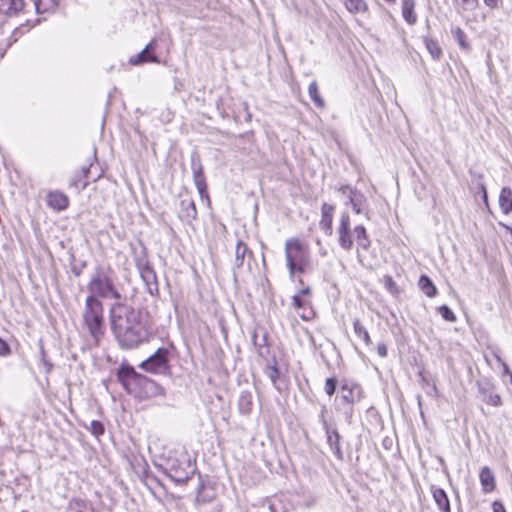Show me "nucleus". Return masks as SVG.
<instances>
[{
  "label": "nucleus",
  "instance_id": "6",
  "mask_svg": "<svg viewBox=\"0 0 512 512\" xmlns=\"http://www.w3.org/2000/svg\"><path fill=\"white\" fill-rule=\"evenodd\" d=\"M285 258L290 277L295 273H303L308 264V250L297 238H290L285 242Z\"/></svg>",
  "mask_w": 512,
  "mask_h": 512
},
{
  "label": "nucleus",
  "instance_id": "47",
  "mask_svg": "<svg viewBox=\"0 0 512 512\" xmlns=\"http://www.w3.org/2000/svg\"><path fill=\"white\" fill-rule=\"evenodd\" d=\"M485 5L491 9H496L499 7L501 0H483Z\"/></svg>",
  "mask_w": 512,
  "mask_h": 512
},
{
  "label": "nucleus",
  "instance_id": "32",
  "mask_svg": "<svg viewBox=\"0 0 512 512\" xmlns=\"http://www.w3.org/2000/svg\"><path fill=\"white\" fill-rule=\"evenodd\" d=\"M67 512H91L89 504L82 499H72L67 507Z\"/></svg>",
  "mask_w": 512,
  "mask_h": 512
},
{
  "label": "nucleus",
  "instance_id": "4",
  "mask_svg": "<svg viewBox=\"0 0 512 512\" xmlns=\"http://www.w3.org/2000/svg\"><path fill=\"white\" fill-rule=\"evenodd\" d=\"M116 273L110 266L98 265L87 285L89 296L95 295L97 299L113 298L120 302L122 295L116 287Z\"/></svg>",
  "mask_w": 512,
  "mask_h": 512
},
{
  "label": "nucleus",
  "instance_id": "53",
  "mask_svg": "<svg viewBox=\"0 0 512 512\" xmlns=\"http://www.w3.org/2000/svg\"><path fill=\"white\" fill-rule=\"evenodd\" d=\"M300 317L304 320H309L311 318L310 315H306L305 313L300 314Z\"/></svg>",
  "mask_w": 512,
  "mask_h": 512
},
{
  "label": "nucleus",
  "instance_id": "15",
  "mask_svg": "<svg viewBox=\"0 0 512 512\" xmlns=\"http://www.w3.org/2000/svg\"><path fill=\"white\" fill-rule=\"evenodd\" d=\"M326 434V442L331 450V452L334 454V456L338 460H343V452L341 450L340 441L341 436L336 428H331L325 431Z\"/></svg>",
  "mask_w": 512,
  "mask_h": 512
},
{
  "label": "nucleus",
  "instance_id": "18",
  "mask_svg": "<svg viewBox=\"0 0 512 512\" xmlns=\"http://www.w3.org/2000/svg\"><path fill=\"white\" fill-rule=\"evenodd\" d=\"M431 493L438 509L441 512H451L448 495L442 488L431 486Z\"/></svg>",
  "mask_w": 512,
  "mask_h": 512
},
{
  "label": "nucleus",
  "instance_id": "17",
  "mask_svg": "<svg viewBox=\"0 0 512 512\" xmlns=\"http://www.w3.org/2000/svg\"><path fill=\"white\" fill-rule=\"evenodd\" d=\"M48 206L57 211L65 210L69 205L68 197L59 191L49 192L47 195Z\"/></svg>",
  "mask_w": 512,
  "mask_h": 512
},
{
  "label": "nucleus",
  "instance_id": "26",
  "mask_svg": "<svg viewBox=\"0 0 512 512\" xmlns=\"http://www.w3.org/2000/svg\"><path fill=\"white\" fill-rule=\"evenodd\" d=\"M246 255L252 256V252L243 241L239 240L235 247L234 265L236 268L243 266Z\"/></svg>",
  "mask_w": 512,
  "mask_h": 512
},
{
  "label": "nucleus",
  "instance_id": "11",
  "mask_svg": "<svg viewBox=\"0 0 512 512\" xmlns=\"http://www.w3.org/2000/svg\"><path fill=\"white\" fill-rule=\"evenodd\" d=\"M481 401L493 407L502 405V397L495 392V385L489 379H483L476 383Z\"/></svg>",
  "mask_w": 512,
  "mask_h": 512
},
{
  "label": "nucleus",
  "instance_id": "7",
  "mask_svg": "<svg viewBox=\"0 0 512 512\" xmlns=\"http://www.w3.org/2000/svg\"><path fill=\"white\" fill-rule=\"evenodd\" d=\"M196 468L189 459H170L164 469L165 474L175 483L184 484L195 473Z\"/></svg>",
  "mask_w": 512,
  "mask_h": 512
},
{
  "label": "nucleus",
  "instance_id": "45",
  "mask_svg": "<svg viewBox=\"0 0 512 512\" xmlns=\"http://www.w3.org/2000/svg\"><path fill=\"white\" fill-rule=\"evenodd\" d=\"M492 510H493V512H506V509H505L503 503L499 500H495L492 503Z\"/></svg>",
  "mask_w": 512,
  "mask_h": 512
},
{
  "label": "nucleus",
  "instance_id": "22",
  "mask_svg": "<svg viewBox=\"0 0 512 512\" xmlns=\"http://www.w3.org/2000/svg\"><path fill=\"white\" fill-rule=\"evenodd\" d=\"M252 341L256 348L257 354L262 358H266L269 355L267 333L263 332L262 336L259 338L258 332L255 331L252 335Z\"/></svg>",
  "mask_w": 512,
  "mask_h": 512
},
{
  "label": "nucleus",
  "instance_id": "57",
  "mask_svg": "<svg viewBox=\"0 0 512 512\" xmlns=\"http://www.w3.org/2000/svg\"><path fill=\"white\" fill-rule=\"evenodd\" d=\"M509 376H510V382H511V384H512V373H510V375H509Z\"/></svg>",
  "mask_w": 512,
  "mask_h": 512
},
{
  "label": "nucleus",
  "instance_id": "39",
  "mask_svg": "<svg viewBox=\"0 0 512 512\" xmlns=\"http://www.w3.org/2000/svg\"><path fill=\"white\" fill-rule=\"evenodd\" d=\"M90 431L93 435L99 436L104 433V426L98 420H92L90 423Z\"/></svg>",
  "mask_w": 512,
  "mask_h": 512
},
{
  "label": "nucleus",
  "instance_id": "36",
  "mask_svg": "<svg viewBox=\"0 0 512 512\" xmlns=\"http://www.w3.org/2000/svg\"><path fill=\"white\" fill-rule=\"evenodd\" d=\"M265 374L269 377L271 382L275 385L276 380L279 378V375H280L279 369L277 368L275 361H274V364L267 365V367L265 369Z\"/></svg>",
  "mask_w": 512,
  "mask_h": 512
},
{
  "label": "nucleus",
  "instance_id": "31",
  "mask_svg": "<svg viewBox=\"0 0 512 512\" xmlns=\"http://www.w3.org/2000/svg\"><path fill=\"white\" fill-rule=\"evenodd\" d=\"M345 5L348 11L354 14L368 11V5L365 0H345Z\"/></svg>",
  "mask_w": 512,
  "mask_h": 512
},
{
  "label": "nucleus",
  "instance_id": "28",
  "mask_svg": "<svg viewBox=\"0 0 512 512\" xmlns=\"http://www.w3.org/2000/svg\"><path fill=\"white\" fill-rule=\"evenodd\" d=\"M423 42L432 59L436 61L440 60L443 52L438 41L436 39L429 38L426 36L423 38Z\"/></svg>",
  "mask_w": 512,
  "mask_h": 512
},
{
  "label": "nucleus",
  "instance_id": "41",
  "mask_svg": "<svg viewBox=\"0 0 512 512\" xmlns=\"http://www.w3.org/2000/svg\"><path fill=\"white\" fill-rule=\"evenodd\" d=\"M292 303L296 309H305L306 306L309 305L307 301L301 299L300 295H294L292 297Z\"/></svg>",
  "mask_w": 512,
  "mask_h": 512
},
{
  "label": "nucleus",
  "instance_id": "51",
  "mask_svg": "<svg viewBox=\"0 0 512 512\" xmlns=\"http://www.w3.org/2000/svg\"><path fill=\"white\" fill-rule=\"evenodd\" d=\"M493 356H494V358L497 360V362H499V363L502 365V362H504V361L502 360V358L500 357V355L498 354V352L494 351V352H493Z\"/></svg>",
  "mask_w": 512,
  "mask_h": 512
},
{
  "label": "nucleus",
  "instance_id": "42",
  "mask_svg": "<svg viewBox=\"0 0 512 512\" xmlns=\"http://www.w3.org/2000/svg\"><path fill=\"white\" fill-rule=\"evenodd\" d=\"M327 410H326V407H323L321 409V412L319 414V419H320V422L322 424V427H323V430L326 431L328 429H331L332 427L328 424L327 420H326V417H325V414H326Z\"/></svg>",
  "mask_w": 512,
  "mask_h": 512
},
{
  "label": "nucleus",
  "instance_id": "40",
  "mask_svg": "<svg viewBox=\"0 0 512 512\" xmlns=\"http://www.w3.org/2000/svg\"><path fill=\"white\" fill-rule=\"evenodd\" d=\"M337 381L335 378H328L325 383V392L332 396L336 391Z\"/></svg>",
  "mask_w": 512,
  "mask_h": 512
},
{
  "label": "nucleus",
  "instance_id": "52",
  "mask_svg": "<svg viewBox=\"0 0 512 512\" xmlns=\"http://www.w3.org/2000/svg\"><path fill=\"white\" fill-rule=\"evenodd\" d=\"M481 190L483 192V198L486 201L487 200V192H486V188L484 185H481Z\"/></svg>",
  "mask_w": 512,
  "mask_h": 512
},
{
  "label": "nucleus",
  "instance_id": "16",
  "mask_svg": "<svg viewBox=\"0 0 512 512\" xmlns=\"http://www.w3.org/2000/svg\"><path fill=\"white\" fill-rule=\"evenodd\" d=\"M180 218L187 222L191 223L197 217V209L195 202L191 198H184L180 201Z\"/></svg>",
  "mask_w": 512,
  "mask_h": 512
},
{
  "label": "nucleus",
  "instance_id": "34",
  "mask_svg": "<svg viewBox=\"0 0 512 512\" xmlns=\"http://www.w3.org/2000/svg\"><path fill=\"white\" fill-rule=\"evenodd\" d=\"M354 332L355 334L361 338L366 345H371L372 341L367 329L362 325L360 320L355 319L353 322Z\"/></svg>",
  "mask_w": 512,
  "mask_h": 512
},
{
  "label": "nucleus",
  "instance_id": "43",
  "mask_svg": "<svg viewBox=\"0 0 512 512\" xmlns=\"http://www.w3.org/2000/svg\"><path fill=\"white\" fill-rule=\"evenodd\" d=\"M10 353V347L6 341L0 337V356H7Z\"/></svg>",
  "mask_w": 512,
  "mask_h": 512
},
{
  "label": "nucleus",
  "instance_id": "5",
  "mask_svg": "<svg viewBox=\"0 0 512 512\" xmlns=\"http://www.w3.org/2000/svg\"><path fill=\"white\" fill-rule=\"evenodd\" d=\"M83 320L91 335L98 342L104 335V308L100 299L95 295L87 296L83 309Z\"/></svg>",
  "mask_w": 512,
  "mask_h": 512
},
{
  "label": "nucleus",
  "instance_id": "44",
  "mask_svg": "<svg viewBox=\"0 0 512 512\" xmlns=\"http://www.w3.org/2000/svg\"><path fill=\"white\" fill-rule=\"evenodd\" d=\"M86 266V262H82L80 265H74L71 267V271L72 273L76 276V277H79L83 271V269L85 268Z\"/></svg>",
  "mask_w": 512,
  "mask_h": 512
},
{
  "label": "nucleus",
  "instance_id": "55",
  "mask_svg": "<svg viewBox=\"0 0 512 512\" xmlns=\"http://www.w3.org/2000/svg\"><path fill=\"white\" fill-rule=\"evenodd\" d=\"M47 366V372H50L52 365L50 363H45Z\"/></svg>",
  "mask_w": 512,
  "mask_h": 512
},
{
  "label": "nucleus",
  "instance_id": "48",
  "mask_svg": "<svg viewBox=\"0 0 512 512\" xmlns=\"http://www.w3.org/2000/svg\"><path fill=\"white\" fill-rule=\"evenodd\" d=\"M204 489V484L201 482L198 487H197V497H196V501L199 502L200 501V494L202 492V490Z\"/></svg>",
  "mask_w": 512,
  "mask_h": 512
},
{
  "label": "nucleus",
  "instance_id": "19",
  "mask_svg": "<svg viewBox=\"0 0 512 512\" xmlns=\"http://www.w3.org/2000/svg\"><path fill=\"white\" fill-rule=\"evenodd\" d=\"M350 206L356 214H364L367 219L370 218L367 198L362 192L359 191L356 196L352 198Z\"/></svg>",
  "mask_w": 512,
  "mask_h": 512
},
{
  "label": "nucleus",
  "instance_id": "25",
  "mask_svg": "<svg viewBox=\"0 0 512 512\" xmlns=\"http://www.w3.org/2000/svg\"><path fill=\"white\" fill-rule=\"evenodd\" d=\"M415 1L414 0H403L402 1V16L404 20L409 24L413 25L417 21V15L414 11Z\"/></svg>",
  "mask_w": 512,
  "mask_h": 512
},
{
  "label": "nucleus",
  "instance_id": "56",
  "mask_svg": "<svg viewBox=\"0 0 512 512\" xmlns=\"http://www.w3.org/2000/svg\"><path fill=\"white\" fill-rule=\"evenodd\" d=\"M388 281H389V283H392V278L388 277Z\"/></svg>",
  "mask_w": 512,
  "mask_h": 512
},
{
  "label": "nucleus",
  "instance_id": "10",
  "mask_svg": "<svg viewBox=\"0 0 512 512\" xmlns=\"http://www.w3.org/2000/svg\"><path fill=\"white\" fill-rule=\"evenodd\" d=\"M136 261V267L140 273V276L146 286L147 292L155 296L158 294V283H157V276L155 271L153 270L152 266L149 264L148 260L146 259L145 255L143 257H137L135 259Z\"/></svg>",
  "mask_w": 512,
  "mask_h": 512
},
{
  "label": "nucleus",
  "instance_id": "24",
  "mask_svg": "<svg viewBox=\"0 0 512 512\" xmlns=\"http://www.w3.org/2000/svg\"><path fill=\"white\" fill-rule=\"evenodd\" d=\"M499 206L504 214L512 211V190L509 187H503L499 194Z\"/></svg>",
  "mask_w": 512,
  "mask_h": 512
},
{
  "label": "nucleus",
  "instance_id": "13",
  "mask_svg": "<svg viewBox=\"0 0 512 512\" xmlns=\"http://www.w3.org/2000/svg\"><path fill=\"white\" fill-rule=\"evenodd\" d=\"M335 207L332 204L324 202L321 205V219L319 221V227L326 236L333 234V216Z\"/></svg>",
  "mask_w": 512,
  "mask_h": 512
},
{
  "label": "nucleus",
  "instance_id": "12",
  "mask_svg": "<svg viewBox=\"0 0 512 512\" xmlns=\"http://www.w3.org/2000/svg\"><path fill=\"white\" fill-rule=\"evenodd\" d=\"M191 169L193 173L194 184L201 196L206 193L207 184L201 163L200 155L197 151H192L190 155Z\"/></svg>",
  "mask_w": 512,
  "mask_h": 512
},
{
  "label": "nucleus",
  "instance_id": "54",
  "mask_svg": "<svg viewBox=\"0 0 512 512\" xmlns=\"http://www.w3.org/2000/svg\"><path fill=\"white\" fill-rule=\"evenodd\" d=\"M5 50L3 47L0 46V58L4 56Z\"/></svg>",
  "mask_w": 512,
  "mask_h": 512
},
{
  "label": "nucleus",
  "instance_id": "3",
  "mask_svg": "<svg viewBox=\"0 0 512 512\" xmlns=\"http://www.w3.org/2000/svg\"><path fill=\"white\" fill-rule=\"evenodd\" d=\"M336 233L338 244L345 251H350L353 248V234H355L357 257L359 262H362L361 250H368L371 246V240L367 234L366 228L363 225H357L352 230L350 216L347 211H343L340 215Z\"/></svg>",
  "mask_w": 512,
  "mask_h": 512
},
{
  "label": "nucleus",
  "instance_id": "14",
  "mask_svg": "<svg viewBox=\"0 0 512 512\" xmlns=\"http://www.w3.org/2000/svg\"><path fill=\"white\" fill-rule=\"evenodd\" d=\"M155 48L156 42L152 40L139 54L130 58V64L139 65L147 62L159 63L157 56L154 54Z\"/></svg>",
  "mask_w": 512,
  "mask_h": 512
},
{
  "label": "nucleus",
  "instance_id": "38",
  "mask_svg": "<svg viewBox=\"0 0 512 512\" xmlns=\"http://www.w3.org/2000/svg\"><path fill=\"white\" fill-rule=\"evenodd\" d=\"M453 34H454V37L456 38V40L458 41L459 45L464 48V49H467L469 47L468 43L466 42V35H465V32L457 27L454 31H453Z\"/></svg>",
  "mask_w": 512,
  "mask_h": 512
},
{
  "label": "nucleus",
  "instance_id": "49",
  "mask_svg": "<svg viewBox=\"0 0 512 512\" xmlns=\"http://www.w3.org/2000/svg\"><path fill=\"white\" fill-rule=\"evenodd\" d=\"M503 367V375H510L512 373L508 367V365L505 362H502Z\"/></svg>",
  "mask_w": 512,
  "mask_h": 512
},
{
  "label": "nucleus",
  "instance_id": "33",
  "mask_svg": "<svg viewBox=\"0 0 512 512\" xmlns=\"http://www.w3.org/2000/svg\"><path fill=\"white\" fill-rule=\"evenodd\" d=\"M308 93L316 107H318V108L324 107L325 103H324L323 98L319 94L318 85H317L316 81H313L310 83V85L308 87Z\"/></svg>",
  "mask_w": 512,
  "mask_h": 512
},
{
  "label": "nucleus",
  "instance_id": "46",
  "mask_svg": "<svg viewBox=\"0 0 512 512\" xmlns=\"http://www.w3.org/2000/svg\"><path fill=\"white\" fill-rule=\"evenodd\" d=\"M387 346L384 343H379L377 345V353L380 357H386L387 356Z\"/></svg>",
  "mask_w": 512,
  "mask_h": 512
},
{
  "label": "nucleus",
  "instance_id": "35",
  "mask_svg": "<svg viewBox=\"0 0 512 512\" xmlns=\"http://www.w3.org/2000/svg\"><path fill=\"white\" fill-rule=\"evenodd\" d=\"M338 192L341 193L342 196L345 197V205H350V202L352 201V198L356 196V194L359 192V190L352 188L349 185H342L338 188Z\"/></svg>",
  "mask_w": 512,
  "mask_h": 512
},
{
  "label": "nucleus",
  "instance_id": "29",
  "mask_svg": "<svg viewBox=\"0 0 512 512\" xmlns=\"http://www.w3.org/2000/svg\"><path fill=\"white\" fill-rule=\"evenodd\" d=\"M38 14L54 11L58 7V0H31Z\"/></svg>",
  "mask_w": 512,
  "mask_h": 512
},
{
  "label": "nucleus",
  "instance_id": "50",
  "mask_svg": "<svg viewBox=\"0 0 512 512\" xmlns=\"http://www.w3.org/2000/svg\"><path fill=\"white\" fill-rule=\"evenodd\" d=\"M310 293H311L310 288L309 287H305V288L300 290L298 295H300V297H301L302 295H309Z\"/></svg>",
  "mask_w": 512,
  "mask_h": 512
},
{
  "label": "nucleus",
  "instance_id": "58",
  "mask_svg": "<svg viewBox=\"0 0 512 512\" xmlns=\"http://www.w3.org/2000/svg\"><path fill=\"white\" fill-rule=\"evenodd\" d=\"M432 391L436 392V387L435 386L432 387Z\"/></svg>",
  "mask_w": 512,
  "mask_h": 512
},
{
  "label": "nucleus",
  "instance_id": "20",
  "mask_svg": "<svg viewBox=\"0 0 512 512\" xmlns=\"http://www.w3.org/2000/svg\"><path fill=\"white\" fill-rule=\"evenodd\" d=\"M479 478L482 490L485 493L492 492L495 489V477L492 470L489 467L485 466L481 469Z\"/></svg>",
  "mask_w": 512,
  "mask_h": 512
},
{
  "label": "nucleus",
  "instance_id": "23",
  "mask_svg": "<svg viewBox=\"0 0 512 512\" xmlns=\"http://www.w3.org/2000/svg\"><path fill=\"white\" fill-rule=\"evenodd\" d=\"M89 171L90 168L87 166H83L80 170L76 171L71 178L70 186L74 187L78 191L85 189L88 183L84 182L83 179L88 177Z\"/></svg>",
  "mask_w": 512,
  "mask_h": 512
},
{
  "label": "nucleus",
  "instance_id": "37",
  "mask_svg": "<svg viewBox=\"0 0 512 512\" xmlns=\"http://www.w3.org/2000/svg\"><path fill=\"white\" fill-rule=\"evenodd\" d=\"M438 311L444 320H446L448 322L456 321V316H455L454 312L447 305L440 306L438 308Z\"/></svg>",
  "mask_w": 512,
  "mask_h": 512
},
{
  "label": "nucleus",
  "instance_id": "27",
  "mask_svg": "<svg viewBox=\"0 0 512 512\" xmlns=\"http://www.w3.org/2000/svg\"><path fill=\"white\" fill-rule=\"evenodd\" d=\"M238 407L240 413L244 415L250 414L253 407V396L249 391H242L238 400Z\"/></svg>",
  "mask_w": 512,
  "mask_h": 512
},
{
  "label": "nucleus",
  "instance_id": "9",
  "mask_svg": "<svg viewBox=\"0 0 512 512\" xmlns=\"http://www.w3.org/2000/svg\"><path fill=\"white\" fill-rule=\"evenodd\" d=\"M169 351L161 347L140 364V368L153 374H165L169 370Z\"/></svg>",
  "mask_w": 512,
  "mask_h": 512
},
{
  "label": "nucleus",
  "instance_id": "2",
  "mask_svg": "<svg viewBox=\"0 0 512 512\" xmlns=\"http://www.w3.org/2000/svg\"><path fill=\"white\" fill-rule=\"evenodd\" d=\"M117 379L124 389L140 400L162 395L163 388L154 380L135 371L132 366H121Z\"/></svg>",
  "mask_w": 512,
  "mask_h": 512
},
{
  "label": "nucleus",
  "instance_id": "1",
  "mask_svg": "<svg viewBox=\"0 0 512 512\" xmlns=\"http://www.w3.org/2000/svg\"><path fill=\"white\" fill-rule=\"evenodd\" d=\"M111 330L121 349L130 350L148 342L150 332L142 312L122 302L110 308Z\"/></svg>",
  "mask_w": 512,
  "mask_h": 512
},
{
  "label": "nucleus",
  "instance_id": "8",
  "mask_svg": "<svg viewBox=\"0 0 512 512\" xmlns=\"http://www.w3.org/2000/svg\"><path fill=\"white\" fill-rule=\"evenodd\" d=\"M363 398V390L360 385L345 381L341 386L340 407L347 420L353 416V405Z\"/></svg>",
  "mask_w": 512,
  "mask_h": 512
},
{
  "label": "nucleus",
  "instance_id": "21",
  "mask_svg": "<svg viewBox=\"0 0 512 512\" xmlns=\"http://www.w3.org/2000/svg\"><path fill=\"white\" fill-rule=\"evenodd\" d=\"M23 0H0V15H13L22 10Z\"/></svg>",
  "mask_w": 512,
  "mask_h": 512
},
{
  "label": "nucleus",
  "instance_id": "30",
  "mask_svg": "<svg viewBox=\"0 0 512 512\" xmlns=\"http://www.w3.org/2000/svg\"><path fill=\"white\" fill-rule=\"evenodd\" d=\"M419 288L421 291L428 297H434L437 293V289L431 279L426 276L422 275L418 282Z\"/></svg>",
  "mask_w": 512,
  "mask_h": 512
}]
</instances>
